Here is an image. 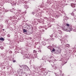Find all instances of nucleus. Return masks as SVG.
Wrapping results in <instances>:
<instances>
[{
	"instance_id": "1",
	"label": "nucleus",
	"mask_w": 76,
	"mask_h": 76,
	"mask_svg": "<svg viewBox=\"0 0 76 76\" xmlns=\"http://www.w3.org/2000/svg\"><path fill=\"white\" fill-rule=\"evenodd\" d=\"M66 26L67 27V28L66 29H65L64 31H66V32H70L71 31H72L73 28L71 26H70V25L68 23L66 24Z\"/></svg>"
},
{
	"instance_id": "2",
	"label": "nucleus",
	"mask_w": 76,
	"mask_h": 76,
	"mask_svg": "<svg viewBox=\"0 0 76 76\" xmlns=\"http://www.w3.org/2000/svg\"><path fill=\"white\" fill-rule=\"evenodd\" d=\"M71 6L72 7L74 8L76 7V4H74L73 3H72L71 4Z\"/></svg>"
},
{
	"instance_id": "3",
	"label": "nucleus",
	"mask_w": 76,
	"mask_h": 76,
	"mask_svg": "<svg viewBox=\"0 0 76 76\" xmlns=\"http://www.w3.org/2000/svg\"><path fill=\"white\" fill-rule=\"evenodd\" d=\"M42 44L43 45H46V43L44 42H42Z\"/></svg>"
},
{
	"instance_id": "4",
	"label": "nucleus",
	"mask_w": 76,
	"mask_h": 76,
	"mask_svg": "<svg viewBox=\"0 0 76 76\" xmlns=\"http://www.w3.org/2000/svg\"><path fill=\"white\" fill-rule=\"evenodd\" d=\"M3 40H4V38H3L2 37L0 38V41H3Z\"/></svg>"
},
{
	"instance_id": "5",
	"label": "nucleus",
	"mask_w": 76,
	"mask_h": 76,
	"mask_svg": "<svg viewBox=\"0 0 76 76\" xmlns=\"http://www.w3.org/2000/svg\"><path fill=\"white\" fill-rule=\"evenodd\" d=\"M23 31L24 32H27V31H26V30H25V29H24L23 30Z\"/></svg>"
},
{
	"instance_id": "6",
	"label": "nucleus",
	"mask_w": 76,
	"mask_h": 76,
	"mask_svg": "<svg viewBox=\"0 0 76 76\" xmlns=\"http://www.w3.org/2000/svg\"><path fill=\"white\" fill-rule=\"evenodd\" d=\"M66 47L68 48L70 47V45H69V44H67L66 45Z\"/></svg>"
},
{
	"instance_id": "7",
	"label": "nucleus",
	"mask_w": 76,
	"mask_h": 76,
	"mask_svg": "<svg viewBox=\"0 0 76 76\" xmlns=\"http://www.w3.org/2000/svg\"><path fill=\"white\" fill-rule=\"evenodd\" d=\"M51 52H53L54 51H55V49L54 48H53V49L51 50Z\"/></svg>"
},
{
	"instance_id": "8",
	"label": "nucleus",
	"mask_w": 76,
	"mask_h": 76,
	"mask_svg": "<svg viewBox=\"0 0 76 76\" xmlns=\"http://www.w3.org/2000/svg\"><path fill=\"white\" fill-rule=\"evenodd\" d=\"M33 53H37V51L35 50H34L33 51Z\"/></svg>"
},
{
	"instance_id": "9",
	"label": "nucleus",
	"mask_w": 76,
	"mask_h": 76,
	"mask_svg": "<svg viewBox=\"0 0 76 76\" xmlns=\"http://www.w3.org/2000/svg\"><path fill=\"white\" fill-rule=\"evenodd\" d=\"M9 53L10 54H12V51H10L9 52Z\"/></svg>"
},
{
	"instance_id": "10",
	"label": "nucleus",
	"mask_w": 76,
	"mask_h": 76,
	"mask_svg": "<svg viewBox=\"0 0 76 76\" xmlns=\"http://www.w3.org/2000/svg\"><path fill=\"white\" fill-rule=\"evenodd\" d=\"M57 54H58L59 53H60V51H57Z\"/></svg>"
},
{
	"instance_id": "11",
	"label": "nucleus",
	"mask_w": 76,
	"mask_h": 76,
	"mask_svg": "<svg viewBox=\"0 0 76 76\" xmlns=\"http://www.w3.org/2000/svg\"><path fill=\"white\" fill-rule=\"evenodd\" d=\"M38 52H41V50H39L38 51Z\"/></svg>"
},
{
	"instance_id": "12",
	"label": "nucleus",
	"mask_w": 76,
	"mask_h": 76,
	"mask_svg": "<svg viewBox=\"0 0 76 76\" xmlns=\"http://www.w3.org/2000/svg\"><path fill=\"white\" fill-rule=\"evenodd\" d=\"M15 60H13V62L14 63H15Z\"/></svg>"
},
{
	"instance_id": "13",
	"label": "nucleus",
	"mask_w": 76,
	"mask_h": 76,
	"mask_svg": "<svg viewBox=\"0 0 76 76\" xmlns=\"http://www.w3.org/2000/svg\"><path fill=\"white\" fill-rule=\"evenodd\" d=\"M73 15H74V14H73Z\"/></svg>"
}]
</instances>
